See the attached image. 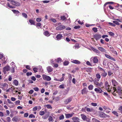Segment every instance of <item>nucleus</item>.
<instances>
[{
    "instance_id": "nucleus-1",
    "label": "nucleus",
    "mask_w": 122,
    "mask_h": 122,
    "mask_svg": "<svg viewBox=\"0 0 122 122\" xmlns=\"http://www.w3.org/2000/svg\"><path fill=\"white\" fill-rule=\"evenodd\" d=\"M113 89L114 91L113 92L112 91V93L115 92V91H116V92L118 93L119 95L121 96L120 97L122 99V90H121L120 87L119 86H118L117 90L115 87H113Z\"/></svg>"
},
{
    "instance_id": "nucleus-2",
    "label": "nucleus",
    "mask_w": 122,
    "mask_h": 122,
    "mask_svg": "<svg viewBox=\"0 0 122 122\" xmlns=\"http://www.w3.org/2000/svg\"><path fill=\"white\" fill-rule=\"evenodd\" d=\"M99 79H95L93 80V81L94 84L97 87H102L103 86V83L102 82H100V83L98 82Z\"/></svg>"
},
{
    "instance_id": "nucleus-3",
    "label": "nucleus",
    "mask_w": 122,
    "mask_h": 122,
    "mask_svg": "<svg viewBox=\"0 0 122 122\" xmlns=\"http://www.w3.org/2000/svg\"><path fill=\"white\" fill-rule=\"evenodd\" d=\"M99 68L100 69V70L101 71V76L103 78L105 77L107 75V72L104 69L102 68L99 67Z\"/></svg>"
},
{
    "instance_id": "nucleus-4",
    "label": "nucleus",
    "mask_w": 122,
    "mask_h": 122,
    "mask_svg": "<svg viewBox=\"0 0 122 122\" xmlns=\"http://www.w3.org/2000/svg\"><path fill=\"white\" fill-rule=\"evenodd\" d=\"M105 85L106 87V89L107 91L109 92H112V90L110 88V86L109 85L108 82L107 81H106L105 83Z\"/></svg>"
},
{
    "instance_id": "nucleus-5",
    "label": "nucleus",
    "mask_w": 122,
    "mask_h": 122,
    "mask_svg": "<svg viewBox=\"0 0 122 122\" xmlns=\"http://www.w3.org/2000/svg\"><path fill=\"white\" fill-rule=\"evenodd\" d=\"M42 78L44 80L50 81L51 80V78L50 77L45 75H42Z\"/></svg>"
},
{
    "instance_id": "nucleus-6",
    "label": "nucleus",
    "mask_w": 122,
    "mask_h": 122,
    "mask_svg": "<svg viewBox=\"0 0 122 122\" xmlns=\"http://www.w3.org/2000/svg\"><path fill=\"white\" fill-rule=\"evenodd\" d=\"M10 69V67L9 66H6L4 67L3 69V71L4 73L5 74L6 73L7 71H9Z\"/></svg>"
},
{
    "instance_id": "nucleus-7",
    "label": "nucleus",
    "mask_w": 122,
    "mask_h": 122,
    "mask_svg": "<svg viewBox=\"0 0 122 122\" xmlns=\"http://www.w3.org/2000/svg\"><path fill=\"white\" fill-rule=\"evenodd\" d=\"M11 3L12 4L16 6H19L20 5V3L16 1H15L13 0H11Z\"/></svg>"
},
{
    "instance_id": "nucleus-8",
    "label": "nucleus",
    "mask_w": 122,
    "mask_h": 122,
    "mask_svg": "<svg viewBox=\"0 0 122 122\" xmlns=\"http://www.w3.org/2000/svg\"><path fill=\"white\" fill-rule=\"evenodd\" d=\"M66 28L65 26L61 25L58 26L56 28L57 30H62Z\"/></svg>"
},
{
    "instance_id": "nucleus-9",
    "label": "nucleus",
    "mask_w": 122,
    "mask_h": 122,
    "mask_svg": "<svg viewBox=\"0 0 122 122\" xmlns=\"http://www.w3.org/2000/svg\"><path fill=\"white\" fill-rule=\"evenodd\" d=\"M99 116L101 117L104 118L109 117V116L106 115L103 112H100L99 114Z\"/></svg>"
},
{
    "instance_id": "nucleus-10",
    "label": "nucleus",
    "mask_w": 122,
    "mask_h": 122,
    "mask_svg": "<svg viewBox=\"0 0 122 122\" xmlns=\"http://www.w3.org/2000/svg\"><path fill=\"white\" fill-rule=\"evenodd\" d=\"M94 90L97 92V93H101L102 92H104L99 87L95 88L94 89Z\"/></svg>"
},
{
    "instance_id": "nucleus-11",
    "label": "nucleus",
    "mask_w": 122,
    "mask_h": 122,
    "mask_svg": "<svg viewBox=\"0 0 122 122\" xmlns=\"http://www.w3.org/2000/svg\"><path fill=\"white\" fill-rule=\"evenodd\" d=\"M93 37L96 40H97L101 38V36L100 35L96 34L94 35Z\"/></svg>"
},
{
    "instance_id": "nucleus-12",
    "label": "nucleus",
    "mask_w": 122,
    "mask_h": 122,
    "mask_svg": "<svg viewBox=\"0 0 122 122\" xmlns=\"http://www.w3.org/2000/svg\"><path fill=\"white\" fill-rule=\"evenodd\" d=\"M72 100V98L71 97L68 98L67 99L65 100L64 102L65 104H67L69 102H70Z\"/></svg>"
},
{
    "instance_id": "nucleus-13",
    "label": "nucleus",
    "mask_w": 122,
    "mask_h": 122,
    "mask_svg": "<svg viewBox=\"0 0 122 122\" xmlns=\"http://www.w3.org/2000/svg\"><path fill=\"white\" fill-rule=\"evenodd\" d=\"M74 114V113L73 112L70 114H65L66 117V118H68L71 117Z\"/></svg>"
},
{
    "instance_id": "nucleus-14",
    "label": "nucleus",
    "mask_w": 122,
    "mask_h": 122,
    "mask_svg": "<svg viewBox=\"0 0 122 122\" xmlns=\"http://www.w3.org/2000/svg\"><path fill=\"white\" fill-rule=\"evenodd\" d=\"M105 56L107 58L113 61H115V60L113 58L111 57L110 56L108 55L105 54Z\"/></svg>"
},
{
    "instance_id": "nucleus-15",
    "label": "nucleus",
    "mask_w": 122,
    "mask_h": 122,
    "mask_svg": "<svg viewBox=\"0 0 122 122\" xmlns=\"http://www.w3.org/2000/svg\"><path fill=\"white\" fill-rule=\"evenodd\" d=\"M63 37L62 35L61 34H58L57 35L56 37L57 40H60L61 39V38Z\"/></svg>"
},
{
    "instance_id": "nucleus-16",
    "label": "nucleus",
    "mask_w": 122,
    "mask_h": 122,
    "mask_svg": "<svg viewBox=\"0 0 122 122\" xmlns=\"http://www.w3.org/2000/svg\"><path fill=\"white\" fill-rule=\"evenodd\" d=\"M93 59V62L95 63H97L98 61V60L96 56L94 57Z\"/></svg>"
},
{
    "instance_id": "nucleus-17",
    "label": "nucleus",
    "mask_w": 122,
    "mask_h": 122,
    "mask_svg": "<svg viewBox=\"0 0 122 122\" xmlns=\"http://www.w3.org/2000/svg\"><path fill=\"white\" fill-rule=\"evenodd\" d=\"M85 108H86V110L88 112H92L93 110L92 108H88L86 107H85Z\"/></svg>"
},
{
    "instance_id": "nucleus-18",
    "label": "nucleus",
    "mask_w": 122,
    "mask_h": 122,
    "mask_svg": "<svg viewBox=\"0 0 122 122\" xmlns=\"http://www.w3.org/2000/svg\"><path fill=\"white\" fill-rule=\"evenodd\" d=\"M72 62L73 63L76 64H79L80 63V62L78 60H75L72 61Z\"/></svg>"
},
{
    "instance_id": "nucleus-19",
    "label": "nucleus",
    "mask_w": 122,
    "mask_h": 122,
    "mask_svg": "<svg viewBox=\"0 0 122 122\" xmlns=\"http://www.w3.org/2000/svg\"><path fill=\"white\" fill-rule=\"evenodd\" d=\"M12 11L14 14L16 15L20 13V12L18 10H12Z\"/></svg>"
},
{
    "instance_id": "nucleus-20",
    "label": "nucleus",
    "mask_w": 122,
    "mask_h": 122,
    "mask_svg": "<svg viewBox=\"0 0 122 122\" xmlns=\"http://www.w3.org/2000/svg\"><path fill=\"white\" fill-rule=\"evenodd\" d=\"M29 22L30 24L31 25H34L35 24V21L33 20L30 19L29 20Z\"/></svg>"
},
{
    "instance_id": "nucleus-21",
    "label": "nucleus",
    "mask_w": 122,
    "mask_h": 122,
    "mask_svg": "<svg viewBox=\"0 0 122 122\" xmlns=\"http://www.w3.org/2000/svg\"><path fill=\"white\" fill-rule=\"evenodd\" d=\"M47 69L48 72H50L52 71V70L51 67L50 66H48L47 67Z\"/></svg>"
},
{
    "instance_id": "nucleus-22",
    "label": "nucleus",
    "mask_w": 122,
    "mask_h": 122,
    "mask_svg": "<svg viewBox=\"0 0 122 122\" xmlns=\"http://www.w3.org/2000/svg\"><path fill=\"white\" fill-rule=\"evenodd\" d=\"M112 85L114 86H115L117 84V82L114 79H112Z\"/></svg>"
},
{
    "instance_id": "nucleus-23",
    "label": "nucleus",
    "mask_w": 122,
    "mask_h": 122,
    "mask_svg": "<svg viewBox=\"0 0 122 122\" xmlns=\"http://www.w3.org/2000/svg\"><path fill=\"white\" fill-rule=\"evenodd\" d=\"M44 106L45 107H47L48 109H51L52 108V107L49 104L44 105Z\"/></svg>"
},
{
    "instance_id": "nucleus-24",
    "label": "nucleus",
    "mask_w": 122,
    "mask_h": 122,
    "mask_svg": "<svg viewBox=\"0 0 122 122\" xmlns=\"http://www.w3.org/2000/svg\"><path fill=\"white\" fill-rule=\"evenodd\" d=\"M98 49L102 52H105L106 50L102 47H99L98 48Z\"/></svg>"
},
{
    "instance_id": "nucleus-25",
    "label": "nucleus",
    "mask_w": 122,
    "mask_h": 122,
    "mask_svg": "<svg viewBox=\"0 0 122 122\" xmlns=\"http://www.w3.org/2000/svg\"><path fill=\"white\" fill-rule=\"evenodd\" d=\"M81 117L82 119L83 120H85L86 118V116L83 114H81Z\"/></svg>"
},
{
    "instance_id": "nucleus-26",
    "label": "nucleus",
    "mask_w": 122,
    "mask_h": 122,
    "mask_svg": "<svg viewBox=\"0 0 122 122\" xmlns=\"http://www.w3.org/2000/svg\"><path fill=\"white\" fill-rule=\"evenodd\" d=\"M44 34L46 36H49L50 34L48 31H46L44 33Z\"/></svg>"
},
{
    "instance_id": "nucleus-27",
    "label": "nucleus",
    "mask_w": 122,
    "mask_h": 122,
    "mask_svg": "<svg viewBox=\"0 0 122 122\" xmlns=\"http://www.w3.org/2000/svg\"><path fill=\"white\" fill-rule=\"evenodd\" d=\"M72 119L73 121H75V120H76V121H79V118L76 117H73L72 118Z\"/></svg>"
},
{
    "instance_id": "nucleus-28",
    "label": "nucleus",
    "mask_w": 122,
    "mask_h": 122,
    "mask_svg": "<svg viewBox=\"0 0 122 122\" xmlns=\"http://www.w3.org/2000/svg\"><path fill=\"white\" fill-rule=\"evenodd\" d=\"M86 88H85L82 90V94H83V93H85L87 92V91L86 90Z\"/></svg>"
},
{
    "instance_id": "nucleus-29",
    "label": "nucleus",
    "mask_w": 122,
    "mask_h": 122,
    "mask_svg": "<svg viewBox=\"0 0 122 122\" xmlns=\"http://www.w3.org/2000/svg\"><path fill=\"white\" fill-rule=\"evenodd\" d=\"M92 50L95 52L97 53H99L100 51L98 50H97V49H95L93 48H92Z\"/></svg>"
},
{
    "instance_id": "nucleus-30",
    "label": "nucleus",
    "mask_w": 122,
    "mask_h": 122,
    "mask_svg": "<svg viewBox=\"0 0 122 122\" xmlns=\"http://www.w3.org/2000/svg\"><path fill=\"white\" fill-rule=\"evenodd\" d=\"M7 6L10 8L11 9H13L15 8V7L13 6L10 5V3L9 2H8L7 3Z\"/></svg>"
},
{
    "instance_id": "nucleus-31",
    "label": "nucleus",
    "mask_w": 122,
    "mask_h": 122,
    "mask_svg": "<svg viewBox=\"0 0 122 122\" xmlns=\"http://www.w3.org/2000/svg\"><path fill=\"white\" fill-rule=\"evenodd\" d=\"M41 23H37L36 25V26L38 28H39V27H41Z\"/></svg>"
},
{
    "instance_id": "nucleus-32",
    "label": "nucleus",
    "mask_w": 122,
    "mask_h": 122,
    "mask_svg": "<svg viewBox=\"0 0 122 122\" xmlns=\"http://www.w3.org/2000/svg\"><path fill=\"white\" fill-rule=\"evenodd\" d=\"M37 69L39 70L40 71H42L43 69L42 68V66H39L38 67Z\"/></svg>"
},
{
    "instance_id": "nucleus-33",
    "label": "nucleus",
    "mask_w": 122,
    "mask_h": 122,
    "mask_svg": "<svg viewBox=\"0 0 122 122\" xmlns=\"http://www.w3.org/2000/svg\"><path fill=\"white\" fill-rule=\"evenodd\" d=\"M14 83L15 86H17L18 85V82L16 80H15L14 81Z\"/></svg>"
},
{
    "instance_id": "nucleus-34",
    "label": "nucleus",
    "mask_w": 122,
    "mask_h": 122,
    "mask_svg": "<svg viewBox=\"0 0 122 122\" xmlns=\"http://www.w3.org/2000/svg\"><path fill=\"white\" fill-rule=\"evenodd\" d=\"M61 20H66V18L64 15L62 16L61 17Z\"/></svg>"
},
{
    "instance_id": "nucleus-35",
    "label": "nucleus",
    "mask_w": 122,
    "mask_h": 122,
    "mask_svg": "<svg viewBox=\"0 0 122 122\" xmlns=\"http://www.w3.org/2000/svg\"><path fill=\"white\" fill-rule=\"evenodd\" d=\"M112 113L117 117L118 116V114L117 112L115 111H113L112 112Z\"/></svg>"
},
{
    "instance_id": "nucleus-36",
    "label": "nucleus",
    "mask_w": 122,
    "mask_h": 122,
    "mask_svg": "<svg viewBox=\"0 0 122 122\" xmlns=\"http://www.w3.org/2000/svg\"><path fill=\"white\" fill-rule=\"evenodd\" d=\"M114 3V2H107L104 5V6H106L107 4H113Z\"/></svg>"
},
{
    "instance_id": "nucleus-37",
    "label": "nucleus",
    "mask_w": 122,
    "mask_h": 122,
    "mask_svg": "<svg viewBox=\"0 0 122 122\" xmlns=\"http://www.w3.org/2000/svg\"><path fill=\"white\" fill-rule=\"evenodd\" d=\"M15 68H16V67H15L14 66H12V67L11 68V72L12 73H14L15 72Z\"/></svg>"
},
{
    "instance_id": "nucleus-38",
    "label": "nucleus",
    "mask_w": 122,
    "mask_h": 122,
    "mask_svg": "<svg viewBox=\"0 0 122 122\" xmlns=\"http://www.w3.org/2000/svg\"><path fill=\"white\" fill-rule=\"evenodd\" d=\"M93 87V86L92 85H90L88 86V88L89 90H91L92 89Z\"/></svg>"
},
{
    "instance_id": "nucleus-39",
    "label": "nucleus",
    "mask_w": 122,
    "mask_h": 122,
    "mask_svg": "<svg viewBox=\"0 0 122 122\" xmlns=\"http://www.w3.org/2000/svg\"><path fill=\"white\" fill-rule=\"evenodd\" d=\"M119 112H120L122 114V106H120L118 108Z\"/></svg>"
},
{
    "instance_id": "nucleus-40",
    "label": "nucleus",
    "mask_w": 122,
    "mask_h": 122,
    "mask_svg": "<svg viewBox=\"0 0 122 122\" xmlns=\"http://www.w3.org/2000/svg\"><path fill=\"white\" fill-rule=\"evenodd\" d=\"M96 77L97 78V79L99 80V79L100 78L101 76L100 74H97L96 75Z\"/></svg>"
},
{
    "instance_id": "nucleus-41",
    "label": "nucleus",
    "mask_w": 122,
    "mask_h": 122,
    "mask_svg": "<svg viewBox=\"0 0 122 122\" xmlns=\"http://www.w3.org/2000/svg\"><path fill=\"white\" fill-rule=\"evenodd\" d=\"M109 34L111 36H114V34L112 32H108Z\"/></svg>"
},
{
    "instance_id": "nucleus-42",
    "label": "nucleus",
    "mask_w": 122,
    "mask_h": 122,
    "mask_svg": "<svg viewBox=\"0 0 122 122\" xmlns=\"http://www.w3.org/2000/svg\"><path fill=\"white\" fill-rule=\"evenodd\" d=\"M41 20V18H37L36 19V21L38 22H40Z\"/></svg>"
},
{
    "instance_id": "nucleus-43",
    "label": "nucleus",
    "mask_w": 122,
    "mask_h": 122,
    "mask_svg": "<svg viewBox=\"0 0 122 122\" xmlns=\"http://www.w3.org/2000/svg\"><path fill=\"white\" fill-rule=\"evenodd\" d=\"M92 120L93 122H100L98 120H97L94 118L92 119Z\"/></svg>"
},
{
    "instance_id": "nucleus-44",
    "label": "nucleus",
    "mask_w": 122,
    "mask_h": 122,
    "mask_svg": "<svg viewBox=\"0 0 122 122\" xmlns=\"http://www.w3.org/2000/svg\"><path fill=\"white\" fill-rule=\"evenodd\" d=\"M23 16L25 18H26L27 17V15L25 13H23L22 14Z\"/></svg>"
},
{
    "instance_id": "nucleus-45",
    "label": "nucleus",
    "mask_w": 122,
    "mask_h": 122,
    "mask_svg": "<svg viewBox=\"0 0 122 122\" xmlns=\"http://www.w3.org/2000/svg\"><path fill=\"white\" fill-rule=\"evenodd\" d=\"M64 118V115L62 114L59 117V119L60 120H63Z\"/></svg>"
},
{
    "instance_id": "nucleus-46",
    "label": "nucleus",
    "mask_w": 122,
    "mask_h": 122,
    "mask_svg": "<svg viewBox=\"0 0 122 122\" xmlns=\"http://www.w3.org/2000/svg\"><path fill=\"white\" fill-rule=\"evenodd\" d=\"M113 22L117 25H119L120 24L119 23L118 21H113Z\"/></svg>"
},
{
    "instance_id": "nucleus-47",
    "label": "nucleus",
    "mask_w": 122,
    "mask_h": 122,
    "mask_svg": "<svg viewBox=\"0 0 122 122\" xmlns=\"http://www.w3.org/2000/svg\"><path fill=\"white\" fill-rule=\"evenodd\" d=\"M69 64V62L68 61H65L63 63V64L65 66H67Z\"/></svg>"
},
{
    "instance_id": "nucleus-48",
    "label": "nucleus",
    "mask_w": 122,
    "mask_h": 122,
    "mask_svg": "<svg viewBox=\"0 0 122 122\" xmlns=\"http://www.w3.org/2000/svg\"><path fill=\"white\" fill-rule=\"evenodd\" d=\"M44 113V112L43 111H40L39 112V114L41 116L43 115Z\"/></svg>"
},
{
    "instance_id": "nucleus-49",
    "label": "nucleus",
    "mask_w": 122,
    "mask_h": 122,
    "mask_svg": "<svg viewBox=\"0 0 122 122\" xmlns=\"http://www.w3.org/2000/svg\"><path fill=\"white\" fill-rule=\"evenodd\" d=\"M48 120L50 122H51L52 121V118L51 116L49 117Z\"/></svg>"
},
{
    "instance_id": "nucleus-50",
    "label": "nucleus",
    "mask_w": 122,
    "mask_h": 122,
    "mask_svg": "<svg viewBox=\"0 0 122 122\" xmlns=\"http://www.w3.org/2000/svg\"><path fill=\"white\" fill-rule=\"evenodd\" d=\"M103 107L105 110H111V109H110V108H107V107L106 106H103Z\"/></svg>"
},
{
    "instance_id": "nucleus-51",
    "label": "nucleus",
    "mask_w": 122,
    "mask_h": 122,
    "mask_svg": "<svg viewBox=\"0 0 122 122\" xmlns=\"http://www.w3.org/2000/svg\"><path fill=\"white\" fill-rule=\"evenodd\" d=\"M29 118H35V116L32 114H31L29 115Z\"/></svg>"
},
{
    "instance_id": "nucleus-52",
    "label": "nucleus",
    "mask_w": 122,
    "mask_h": 122,
    "mask_svg": "<svg viewBox=\"0 0 122 122\" xmlns=\"http://www.w3.org/2000/svg\"><path fill=\"white\" fill-rule=\"evenodd\" d=\"M64 79V77L63 76H62L61 78L59 79L58 80V81H63Z\"/></svg>"
},
{
    "instance_id": "nucleus-53",
    "label": "nucleus",
    "mask_w": 122,
    "mask_h": 122,
    "mask_svg": "<svg viewBox=\"0 0 122 122\" xmlns=\"http://www.w3.org/2000/svg\"><path fill=\"white\" fill-rule=\"evenodd\" d=\"M59 88L61 89H64V85L62 84L60 85L59 86Z\"/></svg>"
},
{
    "instance_id": "nucleus-54",
    "label": "nucleus",
    "mask_w": 122,
    "mask_h": 122,
    "mask_svg": "<svg viewBox=\"0 0 122 122\" xmlns=\"http://www.w3.org/2000/svg\"><path fill=\"white\" fill-rule=\"evenodd\" d=\"M8 122H10V117H8L6 119Z\"/></svg>"
},
{
    "instance_id": "nucleus-55",
    "label": "nucleus",
    "mask_w": 122,
    "mask_h": 122,
    "mask_svg": "<svg viewBox=\"0 0 122 122\" xmlns=\"http://www.w3.org/2000/svg\"><path fill=\"white\" fill-rule=\"evenodd\" d=\"M37 68L35 67H34L33 68V70L34 71L35 73H36L37 71Z\"/></svg>"
},
{
    "instance_id": "nucleus-56",
    "label": "nucleus",
    "mask_w": 122,
    "mask_h": 122,
    "mask_svg": "<svg viewBox=\"0 0 122 122\" xmlns=\"http://www.w3.org/2000/svg\"><path fill=\"white\" fill-rule=\"evenodd\" d=\"M5 87H6V88H8V85L6 83H4L3 85V86Z\"/></svg>"
},
{
    "instance_id": "nucleus-57",
    "label": "nucleus",
    "mask_w": 122,
    "mask_h": 122,
    "mask_svg": "<svg viewBox=\"0 0 122 122\" xmlns=\"http://www.w3.org/2000/svg\"><path fill=\"white\" fill-rule=\"evenodd\" d=\"M92 105L93 106L95 107L97 106V104L96 103L92 102L91 103Z\"/></svg>"
},
{
    "instance_id": "nucleus-58",
    "label": "nucleus",
    "mask_w": 122,
    "mask_h": 122,
    "mask_svg": "<svg viewBox=\"0 0 122 122\" xmlns=\"http://www.w3.org/2000/svg\"><path fill=\"white\" fill-rule=\"evenodd\" d=\"M11 65L12 66H14V67H16V66H15V63L13 62H12L11 63Z\"/></svg>"
},
{
    "instance_id": "nucleus-59",
    "label": "nucleus",
    "mask_w": 122,
    "mask_h": 122,
    "mask_svg": "<svg viewBox=\"0 0 122 122\" xmlns=\"http://www.w3.org/2000/svg\"><path fill=\"white\" fill-rule=\"evenodd\" d=\"M109 48L110 51L112 52L114 50L113 47H110Z\"/></svg>"
},
{
    "instance_id": "nucleus-60",
    "label": "nucleus",
    "mask_w": 122,
    "mask_h": 122,
    "mask_svg": "<svg viewBox=\"0 0 122 122\" xmlns=\"http://www.w3.org/2000/svg\"><path fill=\"white\" fill-rule=\"evenodd\" d=\"M32 74V73L31 72H27L26 73V75L27 76L31 75Z\"/></svg>"
},
{
    "instance_id": "nucleus-61",
    "label": "nucleus",
    "mask_w": 122,
    "mask_h": 122,
    "mask_svg": "<svg viewBox=\"0 0 122 122\" xmlns=\"http://www.w3.org/2000/svg\"><path fill=\"white\" fill-rule=\"evenodd\" d=\"M20 101L19 100H18L17 101H16L15 102V104H19L20 105Z\"/></svg>"
},
{
    "instance_id": "nucleus-62",
    "label": "nucleus",
    "mask_w": 122,
    "mask_h": 122,
    "mask_svg": "<svg viewBox=\"0 0 122 122\" xmlns=\"http://www.w3.org/2000/svg\"><path fill=\"white\" fill-rule=\"evenodd\" d=\"M108 24H109V25L113 26H115V24L109 22Z\"/></svg>"
},
{
    "instance_id": "nucleus-63",
    "label": "nucleus",
    "mask_w": 122,
    "mask_h": 122,
    "mask_svg": "<svg viewBox=\"0 0 122 122\" xmlns=\"http://www.w3.org/2000/svg\"><path fill=\"white\" fill-rule=\"evenodd\" d=\"M48 117V116L47 115H45L42 117V118L44 119H47Z\"/></svg>"
},
{
    "instance_id": "nucleus-64",
    "label": "nucleus",
    "mask_w": 122,
    "mask_h": 122,
    "mask_svg": "<svg viewBox=\"0 0 122 122\" xmlns=\"http://www.w3.org/2000/svg\"><path fill=\"white\" fill-rule=\"evenodd\" d=\"M34 90L35 91H37L39 90V89L38 87H34L33 88Z\"/></svg>"
}]
</instances>
